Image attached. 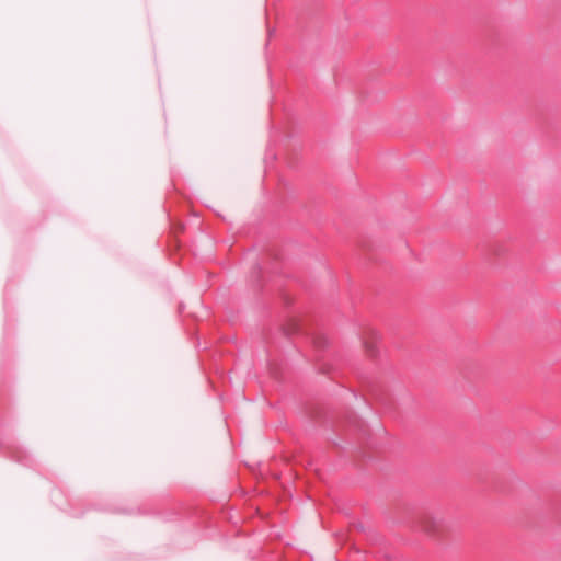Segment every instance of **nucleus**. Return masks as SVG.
Returning <instances> with one entry per match:
<instances>
[{
    "label": "nucleus",
    "instance_id": "f257e3e1",
    "mask_svg": "<svg viewBox=\"0 0 561 561\" xmlns=\"http://www.w3.org/2000/svg\"><path fill=\"white\" fill-rule=\"evenodd\" d=\"M421 528L430 535H436L442 529V520L435 516L426 515L421 519Z\"/></svg>",
    "mask_w": 561,
    "mask_h": 561
},
{
    "label": "nucleus",
    "instance_id": "f03ea898",
    "mask_svg": "<svg viewBox=\"0 0 561 561\" xmlns=\"http://www.w3.org/2000/svg\"><path fill=\"white\" fill-rule=\"evenodd\" d=\"M366 350H367V352H368L370 355H373V354H374V348H373V346H371V345L366 344Z\"/></svg>",
    "mask_w": 561,
    "mask_h": 561
}]
</instances>
